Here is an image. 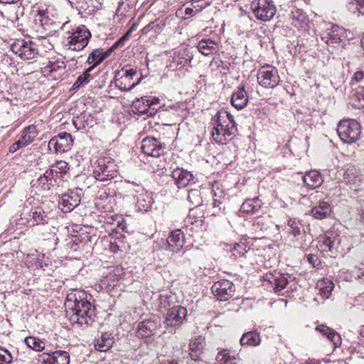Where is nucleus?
Segmentation results:
<instances>
[{"label": "nucleus", "instance_id": "f257e3e1", "mask_svg": "<svg viewBox=\"0 0 364 364\" xmlns=\"http://www.w3.org/2000/svg\"><path fill=\"white\" fill-rule=\"evenodd\" d=\"M90 299L91 296L81 289H71L67 294L66 316L72 323L88 326L94 321L95 311Z\"/></svg>", "mask_w": 364, "mask_h": 364}, {"label": "nucleus", "instance_id": "f03ea898", "mask_svg": "<svg viewBox=\"0 0 364 364\" xmlns=\"http://www.w3.org/2000/svg\"><path fill=\"white\" fill-rule=\"evenodd\" d=\"M214 127L212 132L213 140L225 144L237 134V129L233 116L225 110H220L213 117Z\"/></svg>", "mask_w": 364, "mask_h": 364}, {"label": "nucleus", "instance_id": "7ed1b4c3", "mask_svg": "<svg viewBox=\"0 0 364 364\" xmlns=\"http://www.w3.org/2000/svg\"><path fill=\"white\" fill-rule=\"evenodd\" d=\"M264 282L274 293L287 296H291L299 287L294 277L279 272L266 274Z\"/></svg>", "mask_w": 364, "mask_h": 364}, {"label": "nucleus", "instance_id": "20e7f679", "mask_svg": "<svg viewBox=\"0 0 364 364\" xmlns=\"http://www.w3.org/2000/svg\"><path fill=\"white\" fill-rule=\"evenodd\" d=\"M337 132L344 143L350 144L358 140L360 135V126L355 119H343L339 122Z\"/></svg>", "mask_w": 364, "mask_h": 364}, {"label": "nucleus", "instance_id": "39448f33", "mask_svg": "<svg viewBox=\"0 0 364 364\" xmlns=\"http://www.w3.org/2000/svg\"><path fill=\"white\" fill-rule=\"evenodd\" d=\"M160 107L159 99L154 97L144 96L136 99L132 103L133 112L141 116L153 117Z\"/></svg>", "mask_w": 364, "mask_h": 364}, {"label": "nucleus", "instance_id": "423d86ee", "mask_svg": "<svg viewBox=\"0 0 364 364\" xmlns=\"http://www.w3.org/2000/svg\"><path fill=\"white\" fill-rule=\"evenodd\" d=\"M250 8L255 18L262 21L271 20L277 11L276 6L271 0H253Z\"/></svg>", "mask_w": 364, "mask_h": 364}, {"label": "nucleus", "instance_id": "0eeeda50", "mask_svg": "<svg viewBox=\"0 0 364 364\" xmlns=\"http://www.w3.org/2000/svg\"><path fill=\"white\" fill-rule=\"evenodd\" d=\"M257 79L258 83L265 88H274L280 82L277 69L269 64L259 68Z\"/></svg>", "mask_w": 364, "mask_h": 364}, {"label": "nucleus", "instance_id": "6e6552de", "mask_svg": "<svg viewBox=\"0 0 364 364\" xmlns=\"http://www.w3.org/2000/svg\"><path fill=\"white\" fill-rule=\"evenodd\" d=\"M12 52L22 60H32L38 54L37 45L28 39H17L11 45Z\"/></svg>", "mask_w": 364, "mask_h": 364}, {"label": "nucleus", "instance_id": "1a4fd4ad", "mask_svg": "<svg viewBox=\"0 0 364 364\" xmlns=\"http://www.w3.org/2000/svg\"><path fill=\"white\" fill-rule=\"evenodd\" d=\"M320 36L323 43L335 46L347 38V32L343 27L328 23L326 24V30L321 33Z\"/></svg>", "mask_w": 364, "mask_h": 364}, {"label": "nucleus", "instance_id": "9d476101", "mask_svg": "<svg viewBox=\"0 0 364 364\" xmlns=\"http://www.w3.org/2000/svg\"><path fill=\"white\" fill-rule=\"evenodd\" d=\"M117 169L114 161L110 159H102L93 171L94 178L100 181H107L117 176Z\"/></svg>", "mask_w": 364, "mask_h": 364}, {"label": "nucleus", "instance_id": "9b49d317", "mask_svg": "<svg viewBox=\"0 0 364 364\" xmlns=\"http://www.w3.org/2000/svg\"><path fill=\"white\" fill-rule=\"evenodd\" d=\"M91 33L85 26L78 27L75 31L68 37V46L73 50H81L88 43Z\"/></svg>", "mask_w": 364, "mask_h": 364}, {"label": "nucleus", "instance_id": "f8f14e48", "mask_svg": "<svg viewBox=\"0 0 364 364\" xmlns=\"http://www.w3.org/2000/svg\"><path fill=\"white\" fill-rule=\"evenodd\" d=\"M73 144L72 135L66 132H60L54 136L48 142V146L50 151L55 153L67 152L71 149Z\"/></svg>", "mask_w": 364, "mask_h": 364}, {"label": "nucleus", "instance_id": "ddd939ff", "mask_svg": "<svg viewBox=\"0 0 364 364\" xmlns=\"http://www.w3.org/2000/svg\"><path fill=\"white\" fill-rule=\"evenodd\" d=\"M136 75V70L134 68L122 69L118 71L114 77L116 86L122 91H130L139 83V80L131 83L134 77Z\"/></svg>", "mask_w": 364, "mask_h": 364}, {"label": "nucleus", "instance_id": "4468645a", "mask_svg": "<svg viewBox=\"0 0 364 364\" xmlns=\"http://www.w3.org/2000/svg\"><path fill=\"white\" fill-rule=\"evenodd\" d=\"M211 291L218 300L225 301L233 296L235 289L232 282L228 279H222L213 284Z\"/></svg>", "mask_w": 364, "mask_h": 364}, {"label": "nucleus", "instance_id": "2eb2a0df", "mask_svg": "<svg viewBox=\"0 0 364 364\" xmlns=\"http://www.w3.org/2000/svg\"><path fill=\"white\" fill-rule=\"evenodd\" d=\"M192 59L193 55L188 48H180L174 53L169 67L173 70H188Z\"/></svg>", "mask_w": 364, "mask_h": 364}, {"label": "nucleus", "instance_id": "dca6fc26", "mask_svg": "<svg viewBox=\"0 0 364 364\" xmlns=\"http://www.w3.org/2000/svg\"><path fill=\"white\" fill-rule=\"evenodd\" d=\"M187 316V309L181 306L171 308L165 317L164 323L166 326L175 327L180 325Z\"/></svg>", "mask_w": 364, "mask_h": 364}, {"label": "nucleus", "instance_id": "f3484780", "mask_svg": "<svg viewBox=\"0 0 364 364\" xmlns=\"http://www.w3.org/2000/svg\"><path fill=\"white\" fill-rule=\"evenodd\" d=\"M164 148L165 146L154 137L147 136L141 141V149L147 156L159 157Z\"/></svg>", "mask_w": 364, "mask_h": 364}, {"label": "nucleus", "instance_id": "a211bd4d", "mask_svg": "<svg viewBox=\"0 0 364 364\" xmlns=\"http://www.w3.org/2000/svg\"><path fill=\"white\" fill-rule=\"evenodd\" d=\"M79 191H69L62 195L58 200L59 207L63 212H70L80 203Z\"/></svg>", "mask_w": 364, "mask_h": 364}, {"label": "nucleus", "instance_id": "6ab92c4d", "mask_svg": "<svg viewBox=\"0 0 364 364\" xmlns=\"http://www.w3.org/2000/svg\"><path fill=\"white\" fill-rule=\"evenodd\" d=\"M172 178L178 188H183L194 181L193 174L182 168H176L172 171Z\"/></svg>", "mask_w": 364, "mask_h": 364}, {"label": "nucleus", "instance_id": "aec40b11", "mask_svg": "<svg viewBox=\"0 0 364 364\" xmlns=\"http://www.w3.org/2000/svg\"><path fill=\"white\" fill-rule=\"evenodd\" d=\"M291 24L298 30L307 31L310 28L309 16L303 10L296 9L291 11Z\"/></svg>", "mask_w": 364, "mask_h": 364}, {"label": "nucleus", "instance_id": "412c9836", "mask_svg": "<svg viewBox=\"0 0 364 364\" xmlns=\"http://www.w3.org/2000/svg\"><path fill=\"white\" fill-rule=\"evenodd\" d=\"M157 318H150L140 322L138 325L136 336L139 338H149L158 326Z\"/></svg>", "mask_w": 364, "mask_h": 364}, {"label": "nucleus", "instance_id": "4be33fe9", "mask_svg": "<svg viewBox=\"0 0 364 364\" xmlns=\"http://www.w3.org/2000/svg\"><path fill=\"white\" fill-rule=\"evenodd\" d=\"M134 191L136 193L141 192L139 196H137L131 191L133 197L136 198V205L138 209L141 211H147L152 204L151 198L147 194V193H145L144 188L139 185L136 186V188L134 189Z\"/></svg>", "mask_w": 364, "mask_h": 364}, {"label": "nucleus", "instance_id": "5701e85b", "mask_svg": "<svg viewBox=\"0 0 364 364\" xmlns=\"http://www.w3.org/2000/svg\"><path fill=\"white\" fill-rule=\"evenodd\" d=\"M168 248L173 252H178L185 243L184 235L181 230L173 231L167 238Z\"/></svg>", "mask_w": 364, "mask_h": 364}, {"label": "nucleus", "instance_id": "b1692460", "mask_svg": "<svg viewBox=\"0 0 364 364\" xmlns=\"http://www.w3.org/2000/svg\"><path fill=\"white\" fill-rule=\"evenodd\" d=\"M55 176H58L55 169L47 170L37 181L38 186L44 191L50 190L52 187L56 186V179Z\"/></svg>", "mask_w": 364, "mask_h": 364}, {"label": "nucleus", "instance_id": "393cba45", "mask_svg": "<svg viewBox=\"0 0 364 364\" xmlns=\"http://www.w3.org/2000/svg\"><path fill=\"white\" fill-rule=\"evenodd\" d=\"M343 178L353 191L357 192L362 188L361 178L355 169L348 168Z\"/></svg>", "mask_w": 364, "mask_h": 364}, {"label": "nucleus", "instance_id": "a878e982", "mask_svg": "<svg viewBox=\"0 0 364 364\" xmlns=\"http://www.w3.org/2000/svg\"><path fill=\"white\" fill-rule=\"evenodd\" d=\"M26 221L30 226L43 224L48 222V216L41 208L36 207L31 210Z\"/></svg>", "mask_w": 364, "mask_h": 364}, {"label": "nucleus", "instance_id": "bb28decb", "mask_svg": "<svg viewBox=\"0 0 364 364\" xmlns=\"http://www.w3.org/2000/svg\"><path fill=\"white\" fill-rule=\"evenodd\" d=\"M304 184L311 189H315L321 186L323 178L321 173L316 170H311L303 176Z\"/></svg>", "mask_w": 364, "mask_h": 364}, {"label": "nucleus", "instance_id": "cd10ccee", "mask_svg": "<svg viewBox=\"0 0 364 364\" xmlns=\"http://www.w3.org/2000/svg\"><path fill=\"white\" fill-rule=\"evenodd\" d=\"M287 232L295 240L299 241L305 235L302 224L295 218H289L287 223Z\"/></svg>", "mask_w": 364, "mask_h": 364}, {"label": "nucleus", "instance_id": "c85d7f7f", "mask_svg": "<svg viewBox=\"0 0 364 364\" xmlns=\"http://www.w3.org/2000/svg\"><path fill=\"white\" fill-rule=\"evenodd\" d=\"M197 48L203 55H210L215 54L218 51V44L210 39L204 38L199 41Z\"/></svg>", "mask_w": 364, "mask_h": 364}, {"label": "nucleus", "instance_id": "c756f323", "mask_svg": "<svg viewBox=\"0 0 364 364\" xmlns=\"http://www.w3.org/2000/svg\"><path fill=\"white\" fill-rule=\"evenodd\" d=\"M247 102L248 97L244 86L240 87L236 92H233L231 104L237 109H242L247 105Z\"/></svg>", "mask_w": 364, "mask_h": 364}, {"label": "nucleus", "instance_id": "7c9ffc66", "mask_svg": "<svg viewBox=\"0 0 364 364\" xmlns=\"http://www.w3.org/2000/svg\"><path fill=\"white\" fill-rule=\"evenodd\" d=\"M331 207L326 201H319L318 203L311 209V214L316 219L322 220L330 215Z\"/></svg>", "mask_w": 364, "mask_h": 364}, {"label": "nucleus", "instance_id": "2f4dec72", "mask_svg": "<svg viewBox=\"0 0 364 364\" xmlns=\"http://www.w3.org/2000/svg\"><path fill=\"white\" fill-rule=\"evenodd\" d=\"M38 134L37 128L35 125L31 124L23 129L21 136L18 141L21 142V146H26L32 143Z\"/></svg>", "mask_w": 364, "mask_h": 364}, {"label": "nucleus", "instance_id": "473e14b6", "mask_svg": "<svg viewBox=\"0 0 364 364\" xmlns=\"http://www.w3.org/2000/svg\"><path fill=\"white\" fill-rule=\"evenodd\" d=\"M262 206V203L261 200L257 197H255L252 199H247L245 200L240 207V211L250 214H255L259 213Z\"/></svg>", "mask_w": 364, "mask_h": 364}, {"label": "nucleus", "instance_id": "72a5a7b5", "mask_svg": "<svg viewBox=\"0 0 364 364\" xmlns=\"http://www.w3.org/2000/svg\"><path fill=\"white\" fill-rule=\"evenodd\" d=\"M333 287V282L328 278L318 280L316 284L318 294L323 299H328L330 296Z\"/></svg>", "mask_w": 364, "mask_h": 364}, {"label": "nucleus", "instance_id": "f704fd0d", "mask_svg": "<svg viewBox=\"0 0 364 364\" xmlns=\"http://www.w3.org/2000/svg\"><path fill=\"white\" fill-rule=\"evenodd\" d=\"M111 52L110 49L106 52L103 51L102 49H95L89 55L87 62L88 64H93L92 66L95 68L107 58Z\"/></svg>", "mask_w": 364, "mask_h": 364}, {"label": "nucleus", "instance_id": "c9c22d12", "mask_svg": "<svg viewBox=\"0 0 364 364\" xmlns=\"http://www.w3.org/2000/svg\"><path fill=\"white\" fill-rule=\"evenodd\" d=\"M316 330L325 336L330 341H341V335L325 325L317 326Z\"/></svg>", "mask_w": 364, "mask_h": 364}, {"label": "nucleus", "instance_id": "e433bc0d", "mask_svg": "<svg viewBox=\"0 0 364 364\" xmlns=\"http://www.w3.org/2000/svg\"><path fill=\"white\" fill-rule=\"evenodd\" d=\"M335 245V239H332L330 237H323L318 240L317 247L319 248L321 252H333Z\"/></svg>", "mask_w": 364, "mask_h": 364}, {"label": "nucleus", "instance_id": "4c0bfd02", "mask_svg": "<svg viewBox=\"0 0 364 364\" xmlns=\"http://www.w3.org/2000/svg\"><path fill=\"white\" fill-rule=\"evenodd\" d=\"M51 359L55 364L70 363V355L65 350H56L53 352Z\"/></svg>", "mask_w": 364, "mask_h": 364}, {"label": "nucleus", "instance_id": "58836bf2", "mask_svg": "<svg viewBox=\"0 0 364 364\" xmlns=\"http://www.w3.org/2000/svg\"><path fill=\"white\" fill-rule=\"evenodd\" d=\"M348 10L353 14H364V0H350L348 3Z\"/></svg>", "mask_w": 364, "mask_h": 364}, {"label": "nucleus", "instance_id": "ea45409f", "mask_svg": "<svg viewBox=\"0 0 364 364\" xmlns=\"http://www.w3.org/2000/svg\"><path fill=\"white\" fill-rule=\"evenodd\" d=\"M101 341H107L109 340L116 341L121 339L119 337V332L117 328H111L108 330H104L101 331Z\"/></svg>", "mask_w": 364, "mask_h": 364}, {"label": "nucleus", "instance_id": "a19ab883", "mask_svg": "<svg viewBox=\"0 0 364 364\" xmlns=\"http://www.w3.org/2000/svg\"><path fill=\"white\" fill-rule=\"evenodd\" d=\"M94 68V66H91L88 69H87L82 75L78 76L76 81L73 84V89H77L80 86L87 84L90 81V72Z\"/></svg>", "mask_w": 364, "mask_h": 364}, {"label": "nucleus", "instance_id": "79ce46f5", "mask_svg": "<svg viewBox=\"0 0 364 364\" xmlns=\"http://www.w3.org/2000/svg\"><path fill=\"white\" fill-rule=\"evenodd\" d=\"M200 343H189V355L191 358L193 360H197L200 358L202 351L198 348V346Z\"/></svg>", "mask_w": 364, "mask_h": 364}, {"label": "nucleus", "instance_id": "37998d69", "mask_svg": "<svg viewBox=\"0 0 364 364\" xmlns=\"http://www.w3.org/2000/svg\"><path fill=\"white\" fill-rule=\"evenodd\" d=\"M261 339L259 333L255 330L245 333L240 341H244L245 340H246V341H261Z\"/></svg>", "mask_w": 364, "mask_h": 364}, {"label": "nucleus", "instance_id": "c03bdc74", "mask_svg": "<svg viewBox=\"0 0 364 364\" xmlns=\"http://www.w3.org/2000/svg\"><path fill=\"white\" fill-rule=\"evenodd\" d=\"M234 358L229 355L227 350L220 352L217 355V360L220 364H233Z\"/></svg>", "mask_w": 364, "mask_h": 364}, {"label": "nucleus", "instance_id": "a18cd8bd", "mask_svg": "<svg viewBox=\"0 0 364 364\" xmlns=\"http://www.w3.org/2000/svg\"><path fill=\"white\" fill-rule=\"evenodd\" d=\"M65 68L64 63L61 62L60 64L59 63H53L50 65L47 66L46 69L51 74L58 73L59 75H62L64 73Z\"/></svg>", "mask_w": 364, "mask_h": 364}, {"label": "nucleus", "instance_id": "49530a36", "mask_svg": "<svg viewBox=\"0 0 364 364\" xmlns=\"http://www.w3.org/2000/svg\"><path fill=\"white\" fill-rule=\"evenodd\" d=\"M253 230L255 231H265L268 228V225L265 220L263 218L259 217L257 218L254 221L253 224Z\"/></svg>", "mask_w": 364, "mask_h": 364}, {"label": "nucleus", "instance_id": "de8ad7c7", "mask_svg": "<svg viewBox=\"0 0 364 364\" xmlns=\"http://www.w3.org/2000/svg\"><path fill=\"white\" fill-rule=\"evenodd\" d=\"M34 21L36 23H39L44 29L48 26L49 18L42 11H39L36 16Z\"/></svg>", "mask_w": 364, "mask_h": 364}, {"label": "nucleus", "instance_id": "09e8293b", "mask_svg": "<svg viewBox=\"0 0 364 364\" xmlns=\"http://www.w3.org/2000/svg\"><path fill=\"white\" fill-rule=\"evenodd\" d=\"M12 359V355L8 350L0 348V364L11 363Z\"/></svg>", "mask_w": 364, "mask_h": 364}, {"label": "nucleus", "instance_id": "8fccbe9b", "mask_svg": "<svg viewBox=\"0 0 364 364\" xmlns=\"http://www.w3.org/2000/svg\"><path fill=\"white\" fill-rule=\"evenodd\" d=\"M233 255L243 257L247 252V246L244 243H236L232 248Z\"/></svg>", "mask_w": 364, "mask_h": 364}, {"label": "nucleus", "instance_id": "3c124183", "mask_svg": "<svg viewBox=\"0 0 364 364\" xmlns=\"http://www.w3.org/2000/svg\"><path fill=\"white\" fill-rule=\"evenodd\" d=\"M188 200L196 205L201 203V198L200 197V191L196 189H193L189 191L188 196Z\"/></svg>", "mask_w": 364, "mask_h": 364}, {"label": "nucleus", "instance_id": "603ef678", "mask_svg": "<svg viewBox=\"0 0 364 364\" xmlns=\"http://www.w3.org/2000/svg\"><path fill=\"white\" fill-rule=\"evenodd\" d=\"M159 308L161 309H166L167 307L170 306L172 299L171 296L167 294H161L159 296Z\"/></svg>", "mask_w": 364, "mask_h": 364}, {"label": "nucleus", "instance_id": "864d4df0", "mask_svg": "<svg viewBox=\"0 0 364 364\" xmlns=\"http://www.w3.org/2000/svg\"><path fill=\"white\" fill-rule=\"evenodd\" d=\"M52 169H55L58 173V170H60V173H66L69 170L68 164L63 161H57Z\"/></svg>", "mask_w": 364, "mask_h": 364}, {"label": "nucleus", "instance_id": "5fc2aeb1", "mask_svg": "<svg viewBox=\"0 0 364 364\" xmlns=\"http://www.w3.org/2000/svg\"><path fill=\"white\" fill-rule=\"evenodd\" d=\"M94 347L96 350L105 352L112 347V343H94Z\"/></svg>", "mask_w": 364, "mask_h": 364}, {"label": "nucleus", "instance_id": "6e6d98bb", "mask_svg": "<svg viewBox=\"0 0 364 364\" xmlns=\"http://www.w3.org/2000/svg\"><path fill=\"white\" fill-rule=\"evenodd\" d=\"M26 346L35 351H42L45 348V343H25Z\"/></svg>", "mask_w": 364, "mask_h": 364}, {"label": "nucleus", "instance_id": "4d7b16f0", "mask_svg": "<svg viewBox=\"0 0 364 364\" xmlns=\"http://www.w3.org/2000/svg\"><path fill=\"white\" fill-rule=\"evenodd\" d=\"M307 260L314 267H318L320 265L318 257L315 255H308Z\"/></svg>", "mask_w": 364, "mask_h": 364}, {"label": "nucleus", "instance_id": "13d9d810", "mask_svg": "<svg viewBox=\"0 0 364 364\" xmlns=\"http://www.w3.org/2000/svg\"><path fill=\"white\" fill-rule=\"evenodd\" d=\"M354 274L356 279H358L360 282L364 283V268L356 269Z\"/></svg>", "mask_w": 364, "mask_h": 364}, {"label": "nucleus", "instance_id": "bf43d9fd", "mask_svg": "<svg viewBox=\"0 0 364 364\" xmlns=\"http://www.w3.org/2000/svg\"><path fill=\"white\" fill-rule=\"evenodd\" d=\"M357 99L359 102V105L363 107L364 106V88L362 87L360 92H356L355 94Z\"/></svg>", "mask_w": 364, "mask_h": 364}, {"label": "nucleus", "instance_id": "052dcab7", "mask_svg": "<svg viewBox=\"0 0 364 364\" xmlns=\"http://www.w3.org/2000/svg\"><path fill=\"white\" fill-rule=\"evenodd\" d=\"M364 77V73L362 70L356 71L352 77V81L360 82Z\"/></svg>", "mask_w": 364, "mask_h": 364}, {"label": "nucleus", "instance_id": "680f3d73", "mask_svg": "<svg viewBox=\"0 0 364 364\" xmlns=\"http://www.w3.org/2000/svg\"><path fill=\"white\" fill-rule=\"evenodd\" d=\"M131 31H129L124 36H123L118 41H117L112 47L110 48L112 50L113 48H116L118 46L123 44L124 41L127 38V36H129Z\"/></svg>", "mask_w": 364, "mask_h": 364}, {"label": "nucleus", "instance_id": "e2e57ef3", "mask_svg": "<svg viewBox=\"0 0 364 364\" xmlns=\"http://www.w3.org/2000/svg\"><path fill=\"white\" fill-rule=\"evenodd\" d=\"M23 147V146H21V142L17 140L15 143H14L9 148V151L10 152H15L18 149H19L20 148H22Z\"/></svg>", "mask_w": 364, "mask_h": 364}, {"label": "nucleus", "instance_id": "0e129e2a", "mask_svg": "<svg viewBox=\"0 0 364 364\" xmlns=\"http://www.w3.org/2000/svg\"><path fill=\"white\" fill-rule=\"evenodd\" d=\"M220 204V201H218L217 200H215L213 203V212H212V214L213 215H217V214H219V211L220 210V208H218V211L216 210V208L219 206V205Z\"/></svg>", "mask_w": 364, "mask_h": 364}, {"label": "nucleus", "instance_id": "69168bd1", "mask_svg": "<svg viewBox=\"0 0 364 364\" xmlns=\"http://www.w3.org/2000/svg\"><path fill=\"white\" fill-rule=\"evenodd\" d=\"M359 219L362 223H364V207L360 210L359 214Z\"/></svg>", "mask_w": 364, "mask_h": 364}, {"label": "nucleus", "instance_id": "338daca9", "mask_svg": "<svg viewBox=\"0 0 364 364\" xmlns=\"http://www.w3.org/2000/svg\"><path fill=\"white\" fill-rule=\"evenodd\" d=\"M41 364H55L51 358L48 360H43Z\"/></svg>", "mask_w": 364, "mask_h": 364}, {"label": "nucleus", "instance_id": "774afa93", "mask_svg": "<svg viewBox=\"0 0 364 364\" xmlns=\"http://www.w3.org/2000/svg\"><path fill=\"white\" fill-rule=\"evenodd\" d=\"M161 364H178V363L176 360H166Z\"/></svg>", "mask_w": 364, "mask_h": 364}]
</instances>
